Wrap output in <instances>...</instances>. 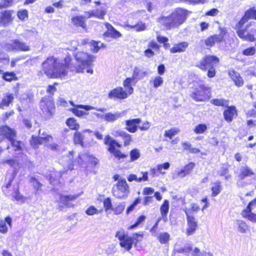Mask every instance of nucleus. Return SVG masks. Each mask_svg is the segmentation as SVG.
I'll return each instance as SVG.
<instances>
[{
  "label": "nucleus",
  "instance_id": "24",
  "mask_svg": "<svg viewBox=\"0 0 256 256\" xmlns=\"http://www.w3.org/2000/svg\"><path fill=\"white\" fill-rule=\"evenodd\" d=\"M188 44L186 42H182L178 44H175L170 50L171 53L181 52H184L188 48Z\"/></svg>",
  "mask_w": 256,
  "mask_h": 256
},
{
  "label": "nucleus",
  "instance_id": "15",
  "mask_svg": "<svg viewBox=\"0 0 256 256\" xmlns=\"http://www.w3.org/2000/svg\"><path fill=\"white\" fill-rule=\"evenodd\" d=\"M128 96V94L121 87H118L111 90L108 94L110 98H118L120 99L126 98Z\"/></svg>",
  "mask_w": 256,
  "mask_h": 256
},
{
  "label": "nucleus",
  "instance_id": "11",
  "mask_svg": "<svg viewBox=\"0 0 256 256\" xmlns=\"http://www.w3.org/2000/svg\"><path fill=\"white\" fill-rule=\"evenodd\" d=\"M226 34V31L221 29L218 34H214L208 37L204 40V44L207 46L212 47L216 42H220L222 41Z\"/></svg>",
  "mask_w": 256,
  "mask_h": 256
},
{
  "label": "nucleus",
  "instance_id": "25",
  "mask_svg": "<svg viewBox=\"0 0 256 256\" xmlns=\"http://www.w3.org/2000/svg\"><path fill=\"white\" fill-rule=\"evenodd\" d=\"M105 120L108 122H114L122 116L121 112H108L105 114Z\"/></svg>",
  "mask_w": 256,
  "mask_h": 256
},
{
  "label": "nucleus",
  "instance_id": "61",
  "mask_svg": "<svg viewBox=\"0 0 256 256\" xmlns=\"http://www.w3.org/2000/svg\"><path fill=\"white\" fill-rule=\"evenodd\" d=\"M249 20L248 16H246L245 14L242 18L239 21L238 24L236 26V28H242L244 26V24Z\"/></svg>",
  "mask_w": 256,
  "mask_h": 256
},
{
  "label": "nucleus",
  "instance_id": "40",
  "mask_svg": "<svg viewBox=\"0 0 256 256\" xmlns=\"http://www.w3.org/2000/svg\"><path fill=\"white\" fill-rule=\"evenodd\" d=\"M130 162L137 160L140 157V152L138 149H134L130 152Z\"/></svg>",
  "mask_w": 256,
  "mask_h": 256
},
{
  "label": "nucleus",
  "instance_id": "19",
  "mask_svg": "<svg viewBox=\"0 0 256 256\" xmlns=\"http://www.w3.org/2000/svg\"><path fill=\"white\" fill-rule=\"evenodd\" d=\"M234 115H236V108L234 106H228L224 112V119L227 122H232Z\"/></svg>",
  "mask_w": 256,
  "mask_h": 256
},
{
  "label": "nucleus",
  "instance_id": "29",
  "mask_svg": "<svg viewBox=\"0 0 256 256\" xmlns=\"http://www.w3.org/2000/svg\"><path fill=\"white\" fill-rule=\"evenodd\" d=\"M222 190V186L220 182H216L212 184V196H216L218 195Z\"/></svg>",
  "mask_w": 256,
  "mask_h": 256
},
{
  "label": "nucleus",
  "instance_id": "53",
  "mask_svg": "<svg viewBox=\"0 0 256 256\" xmlns=\"http://www.w3.org/2000/svg\"><path fill=\"white\" fill-rule=\"evenodd\" d=\"M15 77L16 74L14 72H6L3 75V78L8 82L12 81Z\"/></svg>",
  "mask_w": 256,
  "mask_h": 256
},
{
  "label": "nucleus",
  "instance_id": "63",
  "mask_svg": "<svg viewBox=\"0 0 256 256\" xmlns=\"http://www.w3.org/2000/svg\"><path fill=\"white\" fill-rule=\"evenodd\" d=\"M176 133L177 131L176 130L174 129H170L168 130L165 131L164 136L171 139Z\"/></svg>",
  "mask_w": 256,
  "mask_h": 256
},
{
  "label": "nucleus",
  "instance_id": "42",
  "mask_svg": "<svg viewBox=\"0 0 256 256\" xmlns=\"http://www.w3.org/2000/svg\"><path fill=\"white\" fill-rule=\"evenodd\" d=\"M132 78H127L125 80L124 82V86L125 88H127L128 89L129 94H131L133 92V88L131 86V82L132 80Z\"/></svg>",
  "mask_w": 256,
  "mask_h": 256
},
{
  "label": "nucleus",
  "instance_id": "60",
  "mask_svg": "<svg viewBox=\"0 0 256 256\" xmlns=\"http://www.w3.org/2000/svg\"><path fill=\"white\" fill-rule=\"evenodd\" d=\"M195 166V164L194 162H190L188 164L186 165L183 168L186 172V173L188 174L194 169Z\"/></svg>",
  "mask_w": 256,
  "mask_h": 256
},
{
  "label": "nucleus",
  "instance_id": "35",
  "mask_svg": "<svg viewBox=\"0 0 256 256\" xmlns=\"http://www.w3.org/2000/svg\"><path fill=\"white\" fill-rule=\"evenodd\" d=\"M66 124L72 130H78L80 127L79 124L74 118H68L66 121Z\"/></svg>",
  "mask_w": 256,
  "mask_h": 256
},
{
  "label": "nucleus",
  "instance_id": "9",
  "mask_svg": "<svg viewBox=\"0 0 256 256\" xmlns=\"http://www.w3.org/2000/svg\"><path fill=\"white\" fill-rule=\"evenodd\" d=\"M218 58L214 56H206L198 64L197 66L202 70L206 71L208 68L215 67L218 63Z\"/></svg>",
  "mask_w": 256,
  "mask_h": 256
},
{
  "label": "nucleus",
  "instance_id": "22",
  "mask_svg": "<svg viewBox=\"0 0 256 256\" xmlns=\"http://www.w3.org/2000/svg\"><path fill=\"white\" fill-rule=\"evenodd\" d=\"M70 104L74 108H80L84 109L86 110H96L97 111L101 112H105L107 111V108H98L97 107H93L90 106L88 105H82V104H75L73 102L70 101Z\"/></svg>",
  "mask_w": 256,
  "mask_h": 256
},
{
  "label": "nucleus",
  "instance_id": "47",
  "mask_svg": "<svg viewBox=\"0 0 256 256\" xmlns=\"http://www.w3.org/2000/svg\"><path fill=\"white\" fill-rule=\"evenodd\" d=\"M146 216H139L136 221V222L132 225L131 226H130L128 228V229L130 230H132V229H133L135 228H136V226H138V225H140V224H141L142 222H144V220H146Z\"/></svg>",
  "mask_w": 256,
  "mask_h": 256
},
{
  "label": "nucleus",
  "instance_id": "36",
  "mask_svg": "<svg viewBox=\"0 0 256 256\" xmlns=\"http://www.w3.org/2000/svg\"><path fill=\"white\" fill-rule=\"evenodd\" d=\"M164 82L163 78L160 76H156L153 80H150V83H152L154 88H158L161 86Z\"/></svg>",
  "mask_w": 256,
  "mask_h": 256
},
{
  "label": "nucleus",
  "instance_id": "45",
  "mask_svg": "<svg viewBox=\"0 0 256 256\" xmlns=\"http://www.w3.org/2000/svg\"><path fill=\"white\" fill-rule=\"evenodd\" d=\"M207 129L206 126L204 124H199L194 128V132L196 134H202Z\"/></svg>",
  "mask_w": 256,
  "mask_h": 256
},
{
  "label": "nucleus",
  "instance_id": "39",
  "mask_svg": "<svg viewBox=\"0 0 256 256\" xmlns=\"http://www.w3.org/2000/svg\"><path fill=\"white\" fill-rule=\"evenodd\" d=\"M106 36H110L114 38H120L122 36L121 34L116 30L115 28L110 32H106L104 34Z\"/></svg>",
  "mask_w": 256,
  "mask_h": 256
},
{
  "label": "nucleus",
  "instance_id": "41",
  "mask_svg": "<svg viewBox=\"0 0 256 256\" xmlns=\"http://www.w3.org/2000/svg\"><path fill=\"white\" fill-rule=\"evenodd\" d=\"M30 182L36 190H40L42 184L35 178L32 177L30 180Z\"/></svg>",
  "mask_w": 256,
  "mask_h": 256
},
{
  "label": "nucleus",
  "instance_id": "33",
  "mask_svg": "<svg viewBox=\"0 0 256 256\" xmlns=\"http://www.w3.org/2000/svg\"><path fill=\"white\" fill-rule=\"evenodd\" d=\"M251 212L243 210L242 212V215L244 218H248L251 222H256V214L252 213Z\"/></svg>",
  "mask_w": 256,
  "mask_h": 256
},
{
  "label": "nucleus",
  "instance_id": "49",
  "mask_svg": "<svg viewBox=\"0 0 256 256\" xmlns=\"http://www.w3.org/2000/svg\"><path fill=\"white\" fill-rule=\"evenodd\" d=\"M100 210H98L94 206H90L86 210V213L88 216H92L94 214H99Z\"/></svg>",
  "mask_w": 256,
  "mask_h": 256
},
{
  "label": "nucleus",
  "instance_id": "59",
  "mask_svg": "<svg viewBox=\"0 0 256 256\" xmlns=\"http://www.w3.org/2000/svg\"><path fill=\"white\" fill-rule=\"evenodd\" d=\"M16 175V170H13L12 172L10 173V175L8 177V184H6V188H8L12 184V182L13 181V180L15 178V176Z\"/></svg>",
  "mask_w": 256,
  "mask_h": 256
},
{
  "label": "nucleus",
  "instance_id": "2",
  "mask_svg": "<svg viewBox=\"0 0 256 256\" xmlns=\"http://www.w3.org/2000/svg\"><path fill=\"white\" fill-rule=\"evenodd\" d=\"M188 14L186 10L176 8L168 16L160 17L158 22L166 30L178 28L186 22Z\"/></svg>",
  "mask_w": 256,
  "mask_h": 256
},
{
  "label": "nucleus",
  "instance_id": "13",
  "mask_svg": "<svg viewBox=\"0 0 256 256\" xmlns=\"http://www.w3.org/2000/svg\"><path fill=\"white\" fill-rule=\"evenodd\" d=\"M187 217L188 227L186 234L188 236L192 234L197 228V222L193 216H190L187 212H186Z\"/></svg>",
  "mask_w": 256,
  "mask_h": 256
},
{
  "label": "nucleus",
  "instance_id": "20",
  "mask_svg": "<svg viewBox=\"0 0 256 256\" xmlns=\"http://www.w3.org/2000/svg\"><path fill=\"white\" fill-rule=\"evenodd\" d=\"M148 74V72L143 68H141L138 66H136L134 69L132 78L134 80H140L144 78Z\"/></svg>",
  "mask_w": 256,
  "mask_h": 256
},
{
  "label": "nucleus",
  "instance_id": "10",
  "mask_svg": "<svg viewBox=\"0 0 256 256\" xmlns=\"http://www.w3.org/2000/svg\"><path fill=\"white\" fill-rule=\"evenodd\" d=\"M75 58L76 60L80 62V66L82 68H90L92 65V62L96 57L94 56L88 55L84 52H78L76 54Z\"/></svg>",
  "mask_w": 256,
  "mask_h": 256
},
{
  "label": "nucleus",
  "instance_id": "16",
  "mask_svg": "<svg viewBox=\"0 0 256 256\" xmlns=\"http://www.w3.org/2000/svg\"><path fill=\"white\" fill-rule=\"evenodd\" d=\"M138 237L142 238V234H133L132 237H126V239L120 242V245L122 248H125L127 250H130L132 248V244L134 243V239H136Z\"/></svg>",
  "mask_w": 256,
  "mask_h": 256
},
{
  "label": "nucleus",
  "instance_id": "58",
  "mask_svg": "<svg viewBox=\"0 0 256 256\" xmlns=\"http://www.w3.org/2000/svg\"><path fill=\"white\" fill-rule=\"evenodd\" d=\"M8 228L6 224V221L0 220V232L6 234L8 232Z\"/></svg>",
  "mask_w": 256,
  "mask_h": 256
},
{
  "label": "nucleus",
  "instance_id": "18",
  "mask_svg": "<svg viewBox=\"0 0 256 256\" xmlns=\"http://www.w3.org/2000/svg\"><path fill=\"white\" fill-rule=\"evenodd\" d=\"M184 254L188 256H200V250L197 248H192L191 244H187L184 247Z\"/></svg>",
  "mask_w": 256,
  "mask_h": 256
},
{
  "label": "nucleus",
  "instance_id": "54",
  "mask_svg": "<svg viewBox=\"0 0 256 256\" xmlns=\"http://www.w3.org/2000/svg\"><path fill=\"white\" fill-rule=\"evenodd\" d=\"M208 142L212 146H218L220 142L218 138L215 136L209 137L208 138Z\"/></svg>",
  "mask_w": 256,
  "mask_h": 256
},
{
  "label": "nucleus",
  "instance_id": "6",
  "mask_svg": "<svg viewBox=\"0 0 256 256\" xmlns=\"http://www.w3.org/2000/svg\"><path fill=\"white\" fill-rule=\"evenodd\" d=\"M210 94L208 88L204 84H200L194 88L190 96L196 101L204 102L208 98Z\"/></svg>",
  "mask_w": 256,
  "mask_h": 256
},
{
  "label": "nucleus",
  "instance_id": "27",
  "mask_svg": "<svg viewBox=\"0 0 256 256\" xmlns=\"http://www.w3.org/2000/svg\"><path fill=\"white\" fill-rule=\"evenodd\" d=\"M85 18V16H76L72 18V21L75 26L84 28L86 26Z\"/></svg>",
  "mask_w": 256,
  "mask_h": 256
},
{
  "label": "nucleus",
  "instance_id": "55",
  "mask_svg": "<svg viewBox=\"0 0 256 256\" xmlns=\"http://www.w3.org/2000/svg\"><path fill=\"white\" fill-rule=\"evenodd\" d=\"M140 198H138L134 202L127 208L126 210V214H128L130 212H132L136 206L140 202Z\"/></svg>",
  "mask_w": 256,
  "mask_h": 256
},
{
  "label": "nucleus",
  "instance_id": "12",
  "mask_svg": "<svg viewBox=\"0 0 256 256\" xmlns=\"http://www.w3.org/2000/svg\"><path fill=\"white\" fill-rule=\"evenodd\" d=\"M16 134V132L14 129L7 126H0V136H3L9 141L15 138Z\"/></svg>",
  "mask_w": 256,
  "mask_h": 256
},
{
  "label": "nucleus",
  "instance_id": "57",
  "mask_svg": "<svg viewBox=\"0 0 256 256\" xmlns=\"http://www.w3.org/2000/svg\"><path fill=\"white\" fill-rule=\"evenodd\" d=\"M246 16H248L249 19L254 18L256 20V10L250 9L246 12Z\"/></svg>",
  "mask_w": 256,
  "mask_h": 256
},
{
  "label": "nucleus",
  "instance_id": "62",
  "mask_svg": "<svg viewBox=\"0 0 256 256\" xmlns=\"http://www.w3.org/2000/svg\"><path fill=\"white\" fill-rule=\"evenodd\" d=\"M148 48L151 50H159V46L154 40L150 41L148 44Z\"/></svg>",
  "mask_w": 256,
  "mask_h": 256
},
{
  "label": "nucleus",
  "instance_id": "52",
  "mask_svg": "<svg viewBox=\"0 0 256 256\" xmlns=\"http://www.w3.org/2000/svg\"><path fill=\"white\" fill-rule=\"evenodd\" d=\"M104 206L106 211H108L109 210H112L113 208L112 204L111 199L110 198H108L104 200Z\"/></svg>",
  "mask_w": 256,
  "mask_h": 256
},
{
  "label": "nucleus",
  "instance_id": "48",
  "mask_svg": "<svg viewBox=\"0 0 256 256\" xmlns=\"http://www.w3.org/2000/svg\"><path fill=\"white\" fill-rule=\"evenodd\" d=\"M211 102L215 106H224L227 104V100L224 99H213Z\"/></svg>",
  "mask_w": 256,
  "mask_h": 256
},
{
  "label": "nucleus",
  "instance_id": "17",
  "mask_svg": "<svg viewBox=\"0 0 256 256\" xmlns=\"http://www.w3.org/2000/svg\"><path fill=\"white\" fill-rule=\"evenodd\" d=\"M141 122L140 118H134L126 121V129L130 132L134 133L138 130V124Z\"/></svg>",
  "mask_w": 256,
  "mask_h": 256
},
{
  "label": "nucleus",
  "instance_id": "21",
  "mask_svg": "<svg viewBox=\"0 0 256 256\" xmlns=\"http://www.w3.org/2000/svg\"><path fill=\"white\" fill-rule=\"evenodd\" d=\"M61 160L68 169L72 170L74 168L73 156L72 152H70L68 156H63Z\"/></svg>",
  "mask_w": 256,
  "mask_h": 256
},
{
  "label": "nucleus",
  "instance_id": "28",
  "mask_svg": "<svg viewBox=\"0 0 256 256\" xmlns=\"http://www.w3.org/2000/svg\"><path fill=\"white\" fill-rule=\"evenodd\" d=\"M254 174L252 171L247 166H242L240 168V174L238 177L240 180L244 179L246 176H250Z\"/></svg>",
  "mask_w": 256,
  "mask_h": 256
},
{
  "label": "nucleus",
  "instance_id": "50",
  "mask_svg": "<svg viewBox=\"0 0 256 256\" xmlns=\"http://www.w3.org/2000/svg\"><path fill=\"white\" fill-rule=\"evenodd\" d=\"M236 28L237 29L236 33L238 36L242 38H246L247 34L246 28Z\"/></svg>",
  "mask_w": 256,
  "mask_h": 256
},
{
  "label": "nucleus",
  "instance_id": "34",
  "mask_svg": "<svg viewBox=\"0 0 256 256\" xmlns=\"http://www.w3.org/2000/svg\"><path fill=\"white\" fill-rule=\"evenodd\" d=\"M126 27L130 28H134L137 32L142 31L146 29V26L142 22H139L134 25H131L130 24H126Z\"/></svg>",
  "mask_w": 256,
  "mask_h": 256
},
{
  "label": "nucleus",
  "instance_id": "38",
  "mask_svg": "<svg viewBox=\"0 0 256 256\" xmlns=\"http://www.w3.org/2000/svg\"><path fill=\"white\" fill-rule=\"evenodd\" d=\"M170 235L168 232L160 233L158 236V239L161 244H165L170 240Z\"/></svg>",
  "mask_w": 256,
  "mask_h": 256
},
{
  "label": "nucleus",
  "instance_id": "8",
  "mask_svg": "<svg viewBox=\"0 0 256 256\" xmlns=\"http://www.w3.org/2000/svg\"><path fill=\"white\" fill-rule=\"evenodd\" d=\"M40 107L43 114L47 118L52 116L54 109V105L50 97L43 98L40 102Z\"/></svg>",
  "mask_w": 256,
  "mask_h": 256
},
{
  "label": "nucleus",
  "instance_id": "5",
  "mask_svg": "<svg viewBox=\"0 0 256 256\" xmlns=\"http://www.w3.org/2000/svg\"><path fill=\"white\" fill-rule=\"evenodd\" d=\"M104 144L108 146V150L118 160L126 158L127 155L122 154L120 150H116V147L120 148L121 145L115 140L112 139L110 135H107L104 138Z\"/></svg>",
  "mask_w": 256,
  "mask_h": 256
},
{
  "label": "nucleus",
  "instance_id": "31",
  "mask_svg": "<svg viewBox=\"0 0 256 256\" xmlns=\"http://www.w3.org/2000/svg\"><path fill=\"white\" fill-rule=\"evenodd\" d=\"M236 224L238 226V230L242 234L246 232L248 229V226L242 220H236Z\"/></svg>",
  "mask_w": 256,
  "mask_h": 256
},
{
  "label": "nucleus",
  "instance_id": "1",
  "mask_svg": "<svg viewBox=\"0 0 256 256\" xmlns=\"http://www.w3.org/2000/svg\"><path fill=\"white\" fill-rule=\"evenodd\" d=\"M67 64L60 63L54 56L48 58L42 64V70L39 74H45L48 78H61L65 77L68 73Z\"/></svg>",
  "mask_w": 256,
  "mask_h": 256
},
{
  "label": "nucleus",
  "instance_id": "3",
  "mask_svg": "<svg viewBox=\"0 0 256 256\" xmlns=\"http://www.w3.org/2000/svg\"><path fill=\"white\" fill-rule=\"evenodd\" d=\"M130 187L126 180L120 178L114 186L112 193L114 196L119 199L126 198L130 194Z\"/></svg>",
  "mask_w": 256,
  "mask_h": 256
},
{
  "label": "nucleus",
  "instance_id": "32",
  "mask_svg": "<svg viewBox=\"0 0 256 256\" xmlns=\"http://www.w3.org/2000/svg\"><path fill=\"white\" fill-rule=\"evenodd\" d=\"M76 198V197L74 196H64L60 194V202L68 206H69L68 202L70 201L74 200Z\"/></svg>",
  "mask_w": 256,
  "mask_h": 256
},
{
  "label": "nucleus",
  "instance_id": "7",
  "mask_svg": "<svg viewBox=\"0 0 256 256\" xmlns=\"http://www.w3.org/2000/svg\"><path fill=\"white\" fill-rule=\"evenodd\" d=\"M52 140L53 138L52 136L48 134L45 132L41 133V130H40L38 136H32L30 143L34 148H36L39 145L47 144L48 142H52Z\"/></svg>",
  "mask_w": 256,
  "mask_h": 256
},
{
  "label": "nucleus",
  "instance_id": "56",
  "mask_svg": "<svg viewBox=\"0 0 256 256\" xmlns=\"http://www.w3.org/2000/svg\"><path fill=\"white\" fill-rule=\"evenodd\" d=\"M106 14V12L104 10H96L94 12V16L100 18V19H103L104 18V16Z\"/></svg>",
  "mask_w": 256,
  "mask_h": 256
},
{
  "label": "nucleus",
  "instance_id": "46",
  "mask_svg": "<svg viewBox=\"0 0 256 256\" xmlns=\"http://www.w3.org/2000/svg\"><path fill=\"white\" fill-rule=\"evenodd\" d=\"M78 108H70V111L74 114L76 116H82L84 115H88V112H84L83 110H78Z\"/></svg>",
  "mask_w": 256,
  "mask_h": 256
},
{
  "label": "nucleus",
  "instance_id": "23",
  "mask_svg": "<svg viewBox=\"0 0 256 256\" xmlns=\"http://www.w3.org/2000/svg\"><path fill=\"white\" fill-rule=\"evenodd\" d=\"M229 74L236 86H240L243 85V80L238 72H236L234 70H230Z\"/></svg>",
  "mask_w": 256,
  "mask_h": 256
},
{
  "label": "nucleus",
  "instance_id": "51",
  "mask_svg": "<svg viewBox=\"0 0 256 256\" xmlns=\"http://www.w3.org/2000/svg\"><path fill=\"white\" fill-rule=\"evenodd\" d=\"M83 135L79 132H76L74 134V140L76 143L81 144L83 141Z\"/></svg>",
  "mask_w": 256,
  "mask_h": 256
},
{
  "label": "nucleus",
  "instance_id": "14",
  "mask_svg": "<svg viewBox=\"0 0 256 256\" xmlns=\"http://www.w3.org/2000/svg\"><path fill=\"white\" fill-rule=\"evenodd\" d=\"M12 20L11 12L2 10L0 12V26H6Z\"/></svg>",
  "mask_w": 256,
  "mask_h": 256
},
{
  "label": "nucleus",
  "instance_id": "43",
  "mask_svg": "<svg viewBox=\"0 0 256 256\" xmlns=\"http://www.w3.org/2000/svg\"><path fill=\"white\" fill-rule=\"evenodd\" d=\"M169 210V202L168 200H164L160 207L161 214H167Z\"/></svg>",
  "mask_w": 256,
  "mask_h": 256
},
{
  "label": "nucleus",
  "instance_id": "64",
  "mask_svg": "<svg viewBox=\"0 0 256 256\" xmlns=\"http://www.w3.org/2000/svg\"><path fill=\"white\" fill-rule=\"evenodd\" d=\"M256 52V48L254 47H251L244 50L243 51V54L246 56L253 55Z\"/></svg>",
  "mask_w": 256,
  "mask_h": 256
},
{
  "label": "nucleus",
  "instance_id": "37",
  "mask_svg": "<svg viewBox=\"0 0 256 256\" xmlns=\"http://www.w3.org/2000/svg\"><path fill=\"white\" fill-rule=\"evenodd\" d=\"M62 172H54L50 178V182L52 184H54L62 176Z\"/></svg>",
  "mask_w": 256,
  "mask_h": 256
},
{
  "label": "nucleus",
  "instance_id": "44",
  "mask_svg": "<svg viewBox=\"0 0 256 256\" xmlns=\"http://www.w3.org/2000/svg\"><path fill=\"white\" fill-rule=\"evenodd\" d=\"M125 208L124 203H121L118 206L112 208V210L114 212L115 214H118L122 212Z\"/></svg>",
  "mask_w": 256,
  "mask_h": 256
},
{
  "label": "nucleus",
  "instance_id": "26",
  "mask_svg": "<svg viewBox=\"0 0 256 256\" xmlns=\"http://www.w3.org/2000/svg\"><path fill=\"white\" fill-rule=\"evenodd\" d=\"M12 147L13 148L16 154H18L22 152V143L20 141L16 140L15 138L10 140Z\"/></svg>",
  "mask_w": 256,
  "mask_h": 256
},
{
  "label": "nucleus",
  "instance_id": "30",
  "mask_svg": "<svg viewBox=\"0 0 256 256\" xmlns=\"http://www.w3.org/2000/svg\"><path fill=\"white\" fill-rule=\"evenodd\" d=\"M14 100V96L12 94H8L0 102V108H3L4 106H8L10 102Z\"/></svg>",
  "mask_w": 256,
  "mask_h": 256
},
{
  "label": "nucleus",
  "instance_id": "4",
  "mask_svg": "<svg viewBox=\"0 0 256 256\" xmlns=\"http://www.w3.org/2000/svg\"><path fill=\"white\" fill-rule=\"evenodd\" d=\"M4 48L6 51L12 52H28L30 50L28 45L18 39L10 40L4 44Z\"/></svg>",
  "mask_w": 256,
  "mask_h": 256
}]
</instances>
